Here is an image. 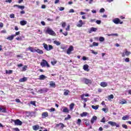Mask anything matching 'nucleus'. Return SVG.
Masks as SVG:
<instances>
[{
    "label": "nucleus",
    "instance_id": "obj_1",
    "mask_svg": "<svg viewBox=\"0 0 131 131\" xmlns=\"http://www.w3.org/2000/svg\"><path fill=\"white\" fill-rule=\"evenodd\" d=\"M46 33H48L50 35H52L53 36H56V33L53 30V29L50 28H47L46 31Z\"/></svg>",
    "mask_w": 131,
    "mask_h": 131
},
{
    "label": "nucleus",
    "instance_id": "obj_2",
    "mask_svg": "<svg viewBox=\"0 0 131 131\" xmlns=\"http://www.w3.org/2000/svg\"><path fill=\"white\" fill-rule=\"evenodd\" d=\"M43 46L44 49H45L46 51H51V50H53V46L52 45H49V46H48V45L43 43Z\"/></svg>",
    "mask_w": 131,
    "mask_h": 131
},
{
    "label": "nucleus",
    "instance_id": "obj_3",
    "mask_svg": "<svg viewBox=\"0 0 131 131\" xmlns=\"http://www.w3.org/2000/svg\"><path fill=\"white\" fill-rule=\"evenodd\" d=\"M40 65L41 67H46V66L47 67H50V64H49L47 60L45 59H42V62L40 63Z\"/></svg>",
    "mask_w": 131,
    "mask_h": 131
},
{
    "label": "nucleus",
    "instance_id": "obj_4",
    "mask_svg": "<svg viewBox=\"0 0 131 131\" xmlns=\"http://www.w3.org/2000/svg\"><path fill=\"white\" fill-rule=\"evenodd\" d=\"M113 22L115 23V24H123V21H120V19L118 18H116L113 19Z\"/></svg>",
    "mask_w": 131,
    "mask_h": 131
},
{
    "label": "nucleus",
    "instance_id": "obj_5",
    "mask_svg": "<svg viewBox=\"0 0 131 131\" xmlns=\"http://www.w3.org/2000/svg\"><path fill=\"white\" fill-rule=\"evenodd\" d=\"M12 121L14 122L15 125H22V121H20L19 119L12 120Z\"/></svg>",
    "mask_w": 131,
    "mask_h": 131
},
{
    "label": "nucleus",
    "instance_id": "obj_6",
    "mask_svg": "<svg viewBox=\"0 0 131 131\" xmlns=\"http://www.w3.org/2000/svg\"><path fill=\"white\" fill-rule=\"evenodd\" d=\"M83 82L85 83V84H92V80L89 79L87 78H83L82 79Z\"/></svg>",
    "mask_w": 131,
    "mask_h": 131
},
{
    "label": "nucleus",
    "instance_id": "obj_7",
    "mask_svg": "<svg viewBox=\"0 0 131 131\" xmlns=\"http://www.w3.org/2000/svg\"><path fill=\"white\" fill-rule=\"evenodd\" d=\"M108 124H110L112 126H116V127H119V124H117L115 122L108 121Z\"/></svg>",
    "mask_w": 131,
    "mask_h": 131
},
{
    "label": "nucleus",
    "instance_id": "obj_8",
    "mask_svg": "<svg viewBox=\"0 0 131 131\" xmlns=\"http://www.w3.org/2000/svg\"><path fill=\"white\" fill-rule=\"evenodd\" d=\"M48 91H49V89H47V88H43L42 89H40L38 91V93H39L40 94H43L45 93H47V92H48Z\"/></svg>",
    "mask_w": 131,
    "mask_h": 131
},
{
    "label": "nucleus",
    "instance_id": "obj_9",
    "mask_svg": "<svg viewBox=\"0 0 131 131\" xmlns=\"http://www.w3.org/2000/svg\"><path fill=\"white\" fill-rule=\"evenodd\" d=\"M73 47L70 46L67 51V53L68 54V55H70V54H71V52L73 51Z\"/></svg>",
    "mask_w": 131,
    "mask_h": 131
},
{
    "label": "nucleus",
    "instance_id": "obj_10",
    "mask_svg": "<svg viewBox=\"0 0 131 131\" xmlns=\"http://www.w3.org/2000/svg\"><path fill=\"white\" fill-rule=\"evenodd\" d=\"M97 116H94L92 117V118L91 119V123L92 124H94V122H95V121H96V120H97Z\"/></svg>",
    "mask_w": 131,
    "mask_h": 131
},
{
    "label": "nucleus",
    "instance_id": "obj_11",
    "mask_svg": "<svg viewBox=\"0 0 131 131\" xmlns=\"http://www.w3.org/2000/svg\"><path fill=\"white\" fill-rule=\"evenodd\" d=\"M60 126V128H63L65 126V125H64V124L62 123H60L59 124H56V127H58V126Z\"/></svg>",
    "mask_w": 131,
    "mask_h": 131
},
{
    "label": "nucleus",
    "instance_id": "obj_12",
    "mask_svg": "<svg viewBox=\"0 0 131 131\" xmlns=\"http://www.w3.org/2000/svg\"><path fill=\"white\" fill-rule=\"evenodd\" d=\"M50 86L51 88H56V84L54 81H51L50 82Z\"/></svg>",
    "mask_w": 131,
    "mask_h": 131
},
{
    "label": "nucleus",
    "instance_id": "obj_13",
    "mask_svg": "<svg viewBox=\"0 0 131 131\" xmlns=\"http://www.w3.org/2000/svg\"><path fill=\"white\" fill-rule=\"evenodd\" d=\"M14 7H17L18 9H20L21 10H24L25 9V6H20L18 5H14Z\"/></svg>",
    "mask_w": 131,
    "mask_h": 131
},
{
    "label": "nucleus",
    "instance_id": "obj_14",
    "mask_svg": "<svg viewBox=\"0 0 131 131\" xmlns=\"http://www.w3.org/2000/svg\"><path fill=\"white\" fill-rule=\"evenodd\" d=\"M100 85L103 88H105V86H107L108 85V84H107V82H102L100 83Z\"/></svg>",
    "mask_w": 131,
    "mask_h": 131
},
{
    "label": "nucleus",
    "instance_id": "obj_15",
    "mask_svg": "<svg viewBox=\"0 0 131 131\" xmlns=\"http://www.w3.org/2000/svg\"><path fill=\"white\" fill-rule=\"evenodd\" d=\"M47 78V76H45L44 75H41L39 76L40 80H44V79H46Z\"/></svg>",
    "mask_w": 131,
    "mask_h": 131
},
{
    "label": "nucleus",
    "instance_id": "obj_16",
    "mask_svg": "<svg viewBox=\"0 0 131 131\" xmlns=\"http://www.w3.org/2000/svg\"><path fill=\"white\" fill-rule=\"evenodd\" d=\"M27 81V77H24L19 79V82H25V81Z\"/></svg>",
    "mask_w": 131,
    "mask_h": 131
},
{
    "label": "nucleus",
    "instance_id": "obj_17",
    "mask_svg": "<svg viewBox=\"0 0 131 131\" xmlns=\"http://www.w3.org/2000/svg\"><path fill=\"white\" fill-rule=\"evenodd\" d=\"M20 24L22 25V26H24V25L27 24V21L26 20H21L20 21Z\"/></svg>",
    "mask_w": 131,
    "mask_h": 131
},
{
    "label": "nucleus",
    "instance_id": "obj_18",
    "mask_svg": "<svg viewBox=\"0 0 131 131\" xmlns=\"http://www.w3.org/2000/svg\"><path fill=\"white\" fill-rule=\"evenodd\" d=\"M82 20H80L77 25V27H81V26H82Z\"/></svg>",
    "mask_w": 131,
    "mask_h": 131
},
{
    "label": "nucleus",
    "instance_id": "obj_19",
    "mask_svg": "<svg viewBox=\"0 0 131 131\" xmlns=\"http://www.w3.org/2000/svg\"><path fill=\"white\" fill-rule=\"evenodd\" d=\"M33 129L34 130H37L39 129V126L38 125L33 126Z\"/></svg>",
    "mask_w": 131,
    "mask_h": 131
},
{
    "label": "nucleus",
    "instance_id": "obj_20",
    "mask_svg": "<svg viewBox=\"0 0 131 131\" xmlns=\"http://www.w3.org/2000/svg\"><path fill=\"white\" fill-rule=\"evenodd\" d=\"M35 52H36V53H38V54H43V51L39 49H35Z\"/></svg>",
    "mask_w": 131,
    "mask_h": 131
},
{
    "label": "nucleus",
    "instance_id": "obj_21",
    "mask_svg": "<svg viewBox=\"0 0 131 131\" xmlns=\"http://www.w3.org/2000/svg\"><path fill=\"white\" fill-rule=\"evenodd\" d=\"M14 37H15V36H14V35H12L11 36H8L7 39H8L9 40H13V39H14Z\"/></svg>",
    "mask_w": 131,
    "mask_h": 131
},
{
    "label": "nucleus",
    "instance_id": "obj_22",
    "mask_svg": "<svg viewBox=\"0 0 131 131\" xmlns=\"http://www.w3.org/2000/svg\"><path fill=\"white\" fill-rule=\"evenodd\" d=\"M29 51H30V52H32V53H35V49H34L32 47H29L28 48Z\"/></svg>",
    "mask_w": 131,
    "mask_h": 131
},
{
    "label": "nucleus",
    "instance_id": "obj_23",
    "mask_svg": "<svg viewBox=\"0 0 131 131\" xmlns=\"http://www.w3.org/2000/svg\"><path fill=\"white\" fill-rule=\"evenodd\" d=\"M83 69L85 71H88L89 70V66L88 64H84L83 66Z\"/></svg>",
    "mask_w": 131,
    "mask_h": 131
},
{
    "label": "nucleus",
    "instance_id": "obj_24",
    "mask_svg": "<svg viewBox=\"0 0 131 131\" xmlns=\"http://www.w3.org/2000/svg\"><path fill=\"white\" fill-rule=\"evenodd\" d=\"M92 108L94 109V110H98V109H99V105H97L96 106L92 105Z\"/></svg>",
    "mask_w": 131,
    "mask_h": 131
},
{
    "label": "nucleus",
    "instance_id": "obj_25",
    "mask_svg": "<svg viewBox=\"0 0 131 131\" xmlns=\"http://www.w3.org/2000/svg\"><path fill=\"white\" fill-rule=\"evenodd\" d=\"M42 116L43 117H48L49 116V114H48V112H44L42 114Z\"/></svg>",
    "mask_w": 131,
    "mask_h": 131
},
{
    "label": "nucleus",
    "instance_id": "obj_26",
    "mask_svg": "<svg viewBox=\"0 0 131 131\" xmlns=\"http://www.w3.org/2000/svg\"><path fill=\"white\" fill-rule=\"evenodd\" d=\"M107 36H118V34H107Z\"/></svg>",
    "mask_w": 131,
    "mask_h": 131
},
{
    "label": "nucleus",
    "instance_id": "obj_27",
    "mask_svg": "<svg viewBox=\"0 0 131 131\" xmlns=\"http://www.w3.org/2000/svg\"><path fill=\"white\" fill-rule=\"evenodd\" d=\"M97 30H98V29L92 27L91 28L90 31H91V32H96L97 31Z\"/></svg>",
    "mask_w": 131,
    "mask_h": 131
},
{
    "label": "nucleus",
    "instance_id": "obj_28",
    "mask_svg": "<svg viewBox=\"0 0 131 131\" xmlns=\"http://www.w3.org/2000/svg\"><path fill=\"white\" fill-rule=\"evenodd\" d=\"M6 74H12L13 73L12 70H6Z\"/></svg>",
    "mask_w": 131,
    "mask_h": 131
},
{
    "label": "nucleus",
    "instance_id": "obj_29",
    "mask_svg": "<svg viewBox=\"0 0 131 131\" xmlns=\"http://www.w3.org/2000/svg\"><path fill=\"white\" fill-rule=\"evenodd\" d=\"M53 42L55 43V45H56V46H60V45H61V42L57 40H54Z\"/></svg>",
    "mask_w": 131,
    "mask_h": 131
},
{
    "label": "nucleus",
    "instance_id": "obj_30",
    "mask_svg": "<svg viewBox=\"0 0 131 131\" xmlns=\"http://www.w3.org/2000/svg\"><path fill=\"white\" fill-rule=\"evenodd\" d=\"M62 112L64 113H68V112H69V111L68 110V108H67V107H65L63 109Z\"/></svg>",
    "mask_w": 131,
    "mask_h": 131
},
{
    "label": "nucleus",
    "instance_id": "obj_31",
    "mask_svg": "<svg viewBox=\"0 0 131 131\" xmlns=\"http://www.w3.org/2000/svg\"><path fill=\"white\" fill-rule=\"evenodd\" d=\"M86 115H88V113L83 112L82 114L80 115V116H81V117H83L84 116H86Z\"/></svg>",
    "mask_w": 131,
    "mask_h": 131
},
{
    "label": "nucleus",
    "instance_id": "obj_32",
    "mask_svg": "<svg viewBox=\"0 0 131 131\" xmlns=\"http://www.w3.org/2000/svg\"><path fill=\"white\" fill-rule=\"evenodd\" d=\"M66 92H64L63 95L64 96H68L70 91L69 90H64Z\"/></svg>",
    "mask_w": 131,
    "mask_h": 131
},
{
    "label": "nucleus",
    "instance_id": "obj_33",
    "mask_svg": "<svg viewBox=\"0 0 131 131\" xmlns=\"http://www.w3.org/2000/svg\"><path fill=\"white\" fill-rule=\"evenodd\" d=\"M85 124L87 126H89V125H90V120H85Z\"/></svg>",
    "mask_w": 131,
    "mask_h": 131
},
{
    "label": "nucleus",
    "instance_id": "obj_34",
    "mask_svg": "<svg viewBox=\"0 0 131 131\" xmlns=\"http://www.w3.org/2000/svg\"><path fill=\"white\" fill-rule=\"evenodd\" d=\"M81 123V120L80 119H78L77 121V124H78V125H80Z\"/></svg>",
    "mask_w": 131,
    "mask_h": 131
},
{
    "label": "nucleus",
    "instance_id": "obj_35",
    "mask_svg": "<svg viewBox=\"0 0 131 131\" xmlns=\"http://www.w3.org/2000/svg\"><path fill=\"white\" fill-rule=\"evenodd\" d=\"M125 55L126 56H129V55H130V52H128L127 50H126L125 52Z\"/></svg>",
    "mask_w": 131,
    "mask_h": 131
},
{
    "label": "nucleus",
    "instance_id": "obj_36",
    "mask_svg": "<svg viewBox=\"0 0 131 131\" xmlns=\"http://www.w3.org/2000/svg\"><path fill=\"white\" fill-rule=\"evenodd\" d=\"M0 112H6V108L0 107Z\"/></svg>",
    "mask_w": 131,
    "mask_h": 131
},
{
    "label": "nucleus",
    "instance_id": "obj_37",
    "mask_svg": "<svg viewBox=\"0 0 131 131\" xmlns=\"http://www.w3.org/2000/svg\"><path fill=\"white\" fill-rule=\"evenodd\" d=\"M70 108L71 110H72V109H73V108H74V103H71L70 105Z\"/></svg>",
    "mask_w": 131,
    "mask_h": 131
},
{
    "label": "nucleus",
    "instance_id": "obj_38",
    "mask_svg": "<svg viewBox=\"0 0 131 131\" xmlns=\"http://www.w3.org/2000/svg\"><path fill=\"white\" fill-rule=\"evenodd\" d=\"M84 95L81 96V99H82V100H84V102H88V99L86 98H84Z\"/></svg>",
    "mask_w": 131,
    "mask_h": 131
},
{
    "label": "nucleus",
    "instance_id": "obj_39",
    "mask_svg": "<svg viewBox=\"0 0 131 131\" xmlns=\"http://www.w3.org/2000/svg\"><path fill=\"white\" fill-rule=\"evenodd\" d=\"M126 103H127V102L125 100H122L120 102V104H121L122 105H123V104H126Z\"/></svg>",
    "mask_w": 131,
    "mask_h": 131
},
{
    "label": "nucleus",
    "instance_id": "obj_40",
    "mask_svg": "<svg viewBox=\"0 0 131 131\" xmlns=\"http://www.w3.org/2000/svg\"><path fill=\"white\" fill-rule=\"evenodd\" d=\"M71 118V116L70 115H68V117L65 118L64 120H68V119H70Z\"/></svg>",
    "mask_w": 131,
    "mask_h": 131
},
{
    "label": "nucleus",
    "instance_id": "obj_41",
    "mask_svg": "<svg viewBox=\"0 0 131 131\" xmlns=\"http://www.w3.org/2000/svg\"><path fill=\"white\" fill-rule=\"evenodd\" d=\"M104 40H105V38L103 37H100L99 38V41H104Z\"/></svg>",
    "mask_w": 131,
    "mask_h": 131
},
{
    "label": "nucleus",
    "instance_id": "obj_42",
    "mask_svg": "<svg viewBox=\"0 0 131 131\" xmlns=\"http://www.w3.org/2000/svg\"><path fill=\"white\" fill-rule=\"evenodd\" d=\"M26 69H27V66H25L22 69V71H26Z\"/></svg>",
    "mask_w": 131,
    "mask_h": 131
},
{
    "label": "nucleus",
    "instance_id": "obj_43",
    "mask_svg": "<svg viewBox=\"0 0 131 131\" xmlns=\"http://www.w3.org/2000/svg\"><path fill=\"white\" fill-rule=\"evenodd\" d=\"M102 111H104V112H105V113H107V112H108V109L107 108H102Z\"/></svg>",
    "mask_w": 131,
    "mask_h": 131
},
{
    "label": "nucleus",
    "instance_id": "obj_44",
    "mask_svg": "<svg viewBox=\"0 0 131 131\" xmlns=\"http://www.w3.org/2000/svg\"><path fill=\"white\" fill-rule=\"evenodd\" d=\"M114 98V96L113 95H111L108 96V100H111V99H113Z\"/></svg>",
    "mask_w": 131,
    "mask_h": 131
},
{
    "label": "nucleus",
    "instance_id": "obj_45",
    "mask_svg": "<svg viewBox=\"0 0 131 131\" xmlns=\"http://www.w3.org/2000/svg\"><path fill=\"white\" fill-rule=\"evenodd\" d=\"M93 46H94V47H98V46H99V43L94 42H93Z\"/></svg>",
    "mask_w": 131,
    "mask_h": 131
},
{
    "label": "nucleus",
    "instance_id": "obj_46",
    "mask_svg": "<svg viewBox=\"0 0 131 131\" xmlns=\"http://www.w3.org/2000/svg\"><path fill=\"white\" fill-rule=\"evenodd\" d=\"M100 122H103V123H105V122H106V119H105V117H103L101 120L100 121Z\"/></svg>",
    "mask_w": 131,
    "mask_h": 131
},
{
    "label": "nucleus",
    "instance_id": "obj_47",
    "mask_svg": "<svg viewBox=\"0 0 131 131\" xmlns=\"http://www.w3.org/2000/svg\"><path fill=\"white\" fill-rule=\"evenodd\" d=\"M56 109H55L54 108H51L50 109H49V111L50 112H54V111H55Z\"/></svg>",
    "mask_w": 131,
    "mask_h": 131
},
{
    "label": "nucleus",
    "instance_id": "obj_48",
    "mask_svg": "<svg viewBox=\"0 0 131 131\" xmlns=\"http://www.w3.org/2000/svg\"><path fill=\"white\" fill-rule=\"evenodd\" d=\"M128 118V116H123L122 117V120H126V119Z\"/></svg>",
    "mask_w": 131,
    "mask_h": 131
},
{
    "label": "nucleus",
    "instance_id": "obj_49",
    "mask_svg": "<svg viewBox=\"0 0 131 131\" xmlns=\"http://www.w3.org/2000/svg\"><path fill=\"white\" fill-rule=\"evenodd\" d=\"M122 127H123L124 128H125V129H127V125H125V124H123L122 125Z\"/></svg>",
    "mask_w": 131,
    "mask_h": 131
},
{
    "label": "nucleus",
    "instance_id": "obj_50",
    "mask_svg": "<svg viewBox=\"0 0 131 131\" xmlns=\"http://www.w3.org/2000/svg\"><path fill=\"white\" fill-rule=\"evenodd\" d=\"M91 52H92V54H94V55H98V53L95 52L93 50H92Z\"/></svg>",
    "mask_w": 131,
    "mask_h": 131
},
{
    "label": "nucleus",
    "instance_id": "obj_51",
    "mask_svg": "<svg viewBox=\"0 0 131 131\" xmlns=\"http://www.w3.org/2000/svg\"><path fill=\"white\" fill-rule=\"evenodd\" d=\"M100 13H104V12H105V9H104V8L100 9Z\"/></svg>",
    "mask_w": 131,
    "mask_h": 131
},
{
    "label": "nucleus",
    "instance_id": "obj_52",
    "mask_svg": "<svg viewBox=\"0 0 131 131\" xmlns=\"http://www.w3.org/2000/svg\"><path fill=\"white\" fill-rule=\"evenodd\" d=\"M51 64L54 66L55 64H57V61H51Z\"/></svg>",
    "mask_w": 131,
    "mask_h": 131
},
{
    "label": "nucleus",
    "instance_id": "obj_53",
    "mask_svg": "<svg viewBox=\"0 0 131 131\" xmlns=\"http://www.w3.org/2000/svg\"><path fill=\"white\" fill-rule=\"evenodd\" d=\"M66 29L67 31H69V29H70V25H68L67 28Z\"/></svg>",
    "mask_w": 131,
    "mask_h": 131
},
{
    "label": "nucleus",
    "instance_id": "obj_54",
    "mask_svg": "<svg viewBox=\"0 0 131 131\" xmlns=\"http://www.w3.org/2000/svg\"><path fill=\"white\" fill-rule=\"evenodd\" d=\"M64 9L65 8L64 7H60L59 8V11H64Z\"/></svg>",
    "mask_w": 131,
    "mask_h": 131
},
{
    "label": "nucleus",
    "instance_id": "obj_55",
    "mask_svg": "<svg viewBox=\"0 0 131 131\" xmlns=\"http://www.w3.org/2000/svg\"><path fill=\"white\" fill-rule=\"evenodd\" d=\"M30 104H31V105H33L34 106H35V102L34 101H31Z\"/></svg>",
    "mask_w": 131,
    "mask_h": 131
},
{
    "label": "nucleus",
    "instance_id": "obj_56",
    "mask_svg": "<svg viewBox=\"0 0 131 131\" xmlns=\"http://www.w3.org/2000/svg\"><path fill=\"white\" fill-rule=\"evenodd\" d=\"M20 34V32H17L15 33V35H13L14 36H16V35H19Z\"/></svg>",
    "mask_w": 131,
    "mask_h": 131
},
{
    "label": "nucleus",
    "instance_id": "obj_57",
    "mask_svg": "<svg viewBox=\"0 0 131 131\" xmlns=\"http://www.w3.org/2000/svg\"><path fill=\"white\" fill-rule=\"evenodd\" d=\"M101 21L100 20H96L97 24H101Z\"/></svg>",
    "mask_w": 131,
    "mask_h": 131
},
{
    "label": "nucleus",
    "instance_id": "obj_58",
    "mask_svg": "<svg viewBox=\"0 0 131 131\" xmlns=\"http://www.w3.org/2000/svg\"><path fill=\"white\" fill-rule=\"evenodd\" d=\"M6 3H9V4H11L12 3V0H6Z\"/></svg>",
    "mask_w": 131,
    "mask_h": 131
},
{
    "label": "nucleus",
    "instance_id": "obj_59",
    "mask_svg": "<svg viewBox=\"0 0 131 131\" xmlns=\"http://www.w3.org/2000/svg\"><path fill=\"white\" fill-rule=\"evenodd\" d=\"M16 39L17 40H22V38L17 37V38H16Z\"/></svg>",
    "mask_w": 131,
    "mask_h": 131
},
{
    "label": "nucleus",
    "instance_id": "obj_60",
    "mask_svg": "<svg viewBox=\"0 0 131 131\" xmlns=\"http://www.w3.org/2000/svg\"><path fill=\"white\" fill-rule=\"evenodd\" d=\"M46 5H42L41 6V8L42 9H46Z\"/></svg>",
    "mask_w": 131,
    "mask_h": 131
},
{
    "label": "nucleus",
    "instance_id": "obj_61",
    "mask_svg": "<svg viewBox=\"0 0 131 131\" xmlns=\"http://www.w3.org/2000/svg\"><path fill=\"white\" fill-rule=\"evenodd\" d=\"M65 26H66V23H63L62 24V27L64 28V27H65Z\"/></svg>",
    "mask_w": 131,
    "mask_h": 131
},
{
    "label": "nucleus",
    "instance_id": "obj_62",
    "mask_svg": "<svg viewBox=\"0 0 131 131\" xmlns=\"http://www.w3.org/2000/svg\"><path fill=\"white\" fill-rule=\"evenodd\" d=\"M125 62H129V58H126L125 59Z\"/></svg>",
    "mask_w": 131,
    "mask_h": 131
},
{
    "label": "nucleus",
    "instance_id": "obj_63",
    "mask_svg": "<svg viewBox=\"0 0 131 131\" xmlns=\"http://www.w3.org/2000/svg\"><path fill=\"white\" fill-rule=\"evenodd\" d=\"M94 102H98V101H99V99L98 98H94Z\"/></svg>",
    "mask_w": 131,
    "mask_h": 131
},
{
    "label": "nucleus",
    "instance_id": "obj_64",
    "mask_svg": "<svg viewBox=\"0 0 131 131\" xmlns=\"http://www.w3.org/2000/svg\"><path fill=\"white\" fill-rule=\"evenodd\" d=\"M14 130H15V131H20V130H19V128H14Z\"/></svg>",
    "mask_w": 131,
    "mask_h": 131
}]
</instances>
